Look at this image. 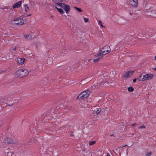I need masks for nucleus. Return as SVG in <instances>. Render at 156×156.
I'll use <instances>...</instances> for the list:
<instances>
[{"mask_svg":"<svg viewBox=\"0 0 156 156\" xmlns=\"http://www.w3.org/2000/svg\"><path fill=\"white\" fill-rule=\"evenodd\" d=\"M153 75L151 73H146L145 75L141 74L138 77V80L139 81H144L151 80L153 78Z\"/></svg>","mask_w":156,"mask_h":156,"instance_id":"obj_1","label":"nucleus"},{"mask_svg":"<svg viewBox=\"0 0 156 156\" xmlns=\"http://www.w3.org/2000/svg\"><path fill=\"white\" fill-rule=\"evenodd\" d=\"M110 51V49L109 46H105L101 49L100 51L95 55V56L98 57L105 55L109 53Z\"/></svg>","mask_w":156,"mask_h":156,"instance_id":"obj_2","label":"nucleus"},{"mask_svg":"<svg viewBox=\"0 0 156 156\" xmlns=\"http://www.w3.org/2000/svg\"><path fill=\"white\" fill-rule=\"evenodd\" d=\"M25 20L24 19L18 17L14 18L11 21V23L18 25H21L24 24Z\"/></svg>","mask_w":156,"mask_h":156,"instance_id":"obj_3","label":"nucleus"},{"mask_svg":"<svg viewBox=\"0 0 156 156\" xmlns=\"http://www.w3.org/2000/svg\"><path fill=\"white\" fill-rule=\"evenodd\" d=\"M28 70L25 69H18L16 73V75L20 77H23L28 74Z\"/></svg>","mask_w":156,"mask_h":156,"instance_id":"obj_4","label":"nucleus"},{"mask_svg":"<svg viewBox=\"0 0 156 156\" xmlns=\"http://www.w3.org/2000/svg\"><path fill=\"white\" fill-rule=\"evenodd\" d=\"M90 94L89 90H87L82 92L77 96V98L80 99H83L89 96Z\"/></svg>","mask_w":156,"mask_h":156,"instance_id":"obj_5","label":"nucleus"},{"mask_svg":"<svg viewBox=\"0 0 156 156\" xmlns=\"http://www.w3.org/2000/svg\"><path fill=\"white\" fill-rule=\"evenodd\" d=\"M63 3H57L55 4V7L57 9L60 13L62 14L64 12L62 8H63Z\"/></svg>","mask_w":156,"mask_h":156,"instance_id":"obj_6","label":"nucleus"},{"mask_svg":"<svg viewBox=\"0 0 156 156\" xmlns=\"http://www.w3.org/2000/svg\"><path fill=\"white\" fill-rule=\"evenodd\" d=\"M3 142L5 144H15L16 143L15 140H12L11 138L9 137L4 138L3 140Z\"/></svg>","mask_w":156,"mask_h":156,"instance_id":"obj_7","label":"nucleus"},{"mask_svg":"<svg viewBox=\"0 0 156 156\" xmlns=\"http://www.w3.org/2000/svg\"><path fill=\"white\" fill-rule=\"evenodd\" d=\"M92 111H93V114L94 115H97L101 111V109L99 108H97L94 107L93 108Z\"/></svg>","mask_w":156,"mask_h":156,"instance_id":"obj_8","label":"nucleus"},{"mask_svg":"<svg viewBox=\"0 0 156 156\" xmlns=\"http://www.w3.org/2000/svg\"><path fill=\"white\" fill-rule=\"evenodd\" d=\"M133 71L130 70L126 72L123 76L124 78H127L131 77L133 74Z\"/></svg>","mask_w":156,"mask_h":156,"instance_id":"obj_9","label":"nucleus"},{"mask_svg":"<svg viewBox=\"0 0 156 156\" xmlns=\"http://www.w3.org/2000/svg\"><path fill=\"white\" fill-rule=\"evenodd\" d=\"M138 1L137 0H129V3L132 6L136 7L138 5Z\"/></svg>","mask_w":156,"mask_h":156,"instance_id":"obj_10","label":"nucleus"},{"mask_svg":"<svg viewBox=\"0 0 156 156\" xmlns=\"http://www.w3.org/2000/svg\"><path fill=\"white\" fill-rule=\"evenodd\" d=\"M63 8L65 11L66 13L67 14L68 12L70 10V7L69 5L63 3Z\"/></svg>","mask_w":156,"mask_h":156,"instance_id":"obj_11","label":"nucleus"},{"mask_svg":"<svg viewBox=\"0 0 156 156\" xmlns=\"http://www.w3.org/2000/svg\"><path fill=\"white\" fill-rule=\"evenodd\" d=\"M22 1H19L15 3L12 6V9H11V10H13V9H14L16 8H20L22 4Z\"/></svg>","mask_w":156,"mask_h":156,"instance_id":"obj_12","label":"nucleus"},{"mask_svg":"<svg viewBox=\"0 0 156 156\" xmlns=\"http://www.w3.org/2000/svg\"><path fill=\"white\" fill-rule=\"evenodd\" d=\"M25 60L24 58H16V61L17 63L22 64L24 63Z\"/></svg>","mask_w":156,"mask_h":156,"instance_id":"obj_13","label":"nucleus"},{"mask_svg":"<svg viewBox=\"0 0 156 156\" xmlns=\"http://www.w3.org/2000/svg\"><path fill=\"white\" fill-rule=\"evenodd\" d=\"M23 7L26 12H27L29 11L30 9L27 4H24Z\"/></svg>","mask_w":156,"mask_h":156,"instance_id":"obj_14","label":"nucleus"},{"mask_svg":"<svg viewBox=\"0 0 156 156\" xmlns=\"http://www.w3.org/2000/svg\"><path fill=\"white\" fill-rule=\"evenodd\" d=\"M24 37L27 39H31L34 38L32 36L30 35L25 34L24 35Z\"/></svg>","mask_w":156,"mask_h":156,"instance_id":"obj_15","label":"nucleus"},{"mask_svg":"<svg viewBox=\"0 0 156 156\" xmlns=\"http://www.w3.org/2000/svg\"><path fill=\"white\" fill-rule=\"evenodd\" d=\"M7 156H16V155L13 152L10 151L7 152Z\"/></svg>","mask_w":156,"mask_h":156,"instance_id":"obj_16","label":"nucleus"},{"mask_svg":"<svg viewBox=\"0 0 156 156\" xmlns=\"http://www.w3.org/2000/svg\"><path fill=\"white\" fill-rule=\"evenodd\" d=\"M102 59V56H101L98 58L96 59H93V61L94 62H97L99 60H101Z\"/></svg>","mask_w":156,"mask_h":156,"instance_id":"obj_17","label":"nucleus"},{"mask_svg":"<svg viewBox=\"0 0 156 156\" xmlns=\"http://www.w3.org/2000/svg\"><path fill=\"white\" fill-rule=\"evenodd\" d=\"M128 90L129 91H132L133 90V88L132 87H129L128 88Z\"/></svg>","mask_w":156,"mask_h":156,"instance_id":"obj_18","label":"nucleus"},{"mask_svg":"<svg viewBox=\"0 0 156 156\" xmlns=\"http://www.w3.org/2000/svg\"><path fill=\"white\" fill-rule=\"evenodd\" d=\"M96 142L95 141H92L89 143V145H92L94 144Z\"/></svg>","mask_w":156,"mask_h":156,"instance_id":"obj_19","label":"nucleus"},{"mask_svg":"<svg viewBox=\"0 0 156 156\" xmlns=\"http://www.w3.org/2000/svg\"><path fill=\"white\" fill-rule=\"evenodd\" d=\"M74 8L75 9H76L79 12H82V10L81 9H80L79 8H78L77 7H74Z\"/></svg>","mask_w":156,"mask_h":156,"instance_id":"obj_20","label":"nucleus"},{"mask_svg":"<svg viewBox=\"0 0 156 156\" xmlns=\"http://www.w3.org/2000/svg\"><path fill=\"white\" fill-rule=\"evenodd\" d=\"M145 126H140L139 127V129H145Z\"/></svg>","mask_w":156,"mask_h":156,"instance_id":"obj_21","label":"nucleus"},{"mask_svg":"<svg viewBox=\"0 0 156 156\" xmlns=\"http://www.w3.org/2000/svg\"><path fill=\"white\" fill-rule=\"evenodd\" d=\"M83 20H84V22L86 23L88 21V19L87 18H83Z\"/></svg>","mask_w":156,"mask_h":156,"instance_id":"obj_22","label":"nucleus"},{"mask_svg":"<svg viewBox=\"0 0 156 156\" xmlns=\"http://www.w3.org/2000/svg\"><path fill=\"white\" fill-rule=\"evenodd\" d=\"M151 152H149L146 154V156H151Z\"/></svg>","mask_w":156,"mask_h":156,"instance_id":"obj_23","label":"nucleus"},{"mask_svg":"<svg viewBox=\"0 0 156 156\" xmlns=\"http://www.w3.org/2000/svg\"><path fill=\"white\" fill-rule=\"evenodd\" d=\"M98 24L100 25H101L102 24V22H101V21L99 20L98 21Z\"/></svg>","mask_w":156,"mask_h":156,"instance_id":"obj_24","label":"nucleus"},{"mask_svg":"<svg viewBox=\"0 0 156 156\" xmlns=\"http://www.w3.org/2000/svg\"><path fill=\"white\" fill-rule=\"evenodd\" d=\"M107 83V82H105L104 83H103V86H107L108 85L106 84V83Z\"/></svg>","mask_w":156,"mask_h":156,"instance_id":"obj_25","label":"nucleus"},{"mask_svg":"<svg viewBox=\"0 0 156 156\" xmlns=\"http://www.w3.org/2000/svg\"><path fill=\"white\" fill-rule=\"evenodd\" d=\"M53 1L55 2H59V0H52Z\"/></svg>","mask_w":156,"mask_h":156,"instance_id":"obj_26","label":"nucleus"},{"mask_svg":"<svg viewBox=\"0 0 156 156\" xmlns=\"http://www.w3.org/2000/svg\"><path fill=\"white\" fill-rule=\"evenodd\" d=\"M136 78H135L133 80V83L136 82Z\"/></svg>","mask_w":156,"mask_h":156,"instance_id":"obj_27","label":"nucleus"},{"mask_svg":"<svg viewBox=\"0 0 156 156\" xmlns=\"http://www.w3.org/2000/svg\"><path fill=\"white\" fill-rule=\"evenodd\" d=\"M100 27L101 28H102L103 27H105L104 26H103V25H102V24L101 25H100Z\"/></svg>","mask_w":156,"mask_h":156,"instance_id":"obj_28","label":"nucleus"},{"mask_svg":"<svg viewBox=\"0 0 156 156\" xmlns=\"http://www.w3.org/2000/svg\"><path fill=\"white\" fill-rule=\"evenodd\" d=\"M66 0H59V2H63L66 1Z\"/></svg>","mask_w":156,"mask_h":156,"instance_id":"obj_29","label":"nucleus"},{"mask_svg":"<svg viewBox=\"0 0 156 156\" xmlns=\"http://www.w3.org/2000/svg\"><path fill=\"white\" fill-rule=\"evenodd\" d=\"M16 47H15L13 49V50L14 51H16Z\"/></svg>","mask_w":156,"mask_h":156,"instance_id":"obj_30","label":"nucleus"},{"mask_svg":"<svg viewBox=\"0 0 156 156\" xmlns=\"http://www.w3.org/2000/svg\"><path fill=\"white\" fill-rule=\"evenodd\" d=\"M51 59H52L51 58H48L47 60H48V61L49 60H51Z\"/></svg>","mask_w":156,"mask_h":156,"instance_id":"obj_31","label":"nucleus"},{"mask_svg":"<svg viewBox=\"0 0 156 156\" xmlns=\"http://www.w3.org/2000/svg\"><path fill=\"white\" fill-rule=\"evenodd\" d=\"M106 156H111L108 153L107 154V155Z\"/></svg>","mask_w":156,"mask_h":156,"instance_id":"obj_32","label":"nucleus"},{"mask_svg":"<svg viewBox=\"0 0 156 156\" xmlns=\"http://www.w3.org/2000/svg\"><path fill=\"white\" fill-rule=\"evenodd\" d=\"M135 125V124H132V126H134V125Z\"/></svg>","mask_w":156,"mask_h":156,"instance_id":"obj_33","label":"nucleus"},{"mask_svg":"<svg viewBox=\"0 0 156 156\" xmlns=\"http://www.w3.org/2000/svg\"><path fill=\"white\" fill-rule=\"evenodd\" d=\"M70 135L71 136H73V132L71 133L70 134Z\"/></svg>","mask_w":156,"mask_h":156,"instance_id":"obj_34","label":"nucleus"},{"mask_svg":"<svg viewBox=\"0 0 156 156\" xmlns=\"http://www.w3.org/2000/svg\"><path fill=\"white\" fill-rule=\"evenodd\" d=\"M153 69H154V70H155V71H156V68H153Z\"/></svg>","mask_w":156,"mask_h":156,"instance_id":"obj_35","label":"nucleus"},{"mask_svg":"<svg viewBox=\"0 0 156 156\" xmlns=\"http://www.w3.org/2000/svg\"><path fill=\"white\" fill-rule=\"evenodd\" d=\"M129 13L130 15H132V13H131V12H129Z\"/></svg>","mask_w":156,"mask_h":156,"instance_id":"obj_36","label":"nucleus"},{"mask_svg":"<svg viewBox=\"0 0 156 156\" xmlns=\"http://www.w3.org/2000/svg\"><path fill=\"white\" fill-rule=\"evenodd\" d=\"M154 58L155 60H156V55L155 56Z\"/></svg>","mask_w":156,"mask_h":156,"instance_id":"obj_37","label":"nucleus"},{"mask_svg":"<svg viewBox=\"0 0 156 156\" xmlns=\"http://www.w3.org/2000/svg\"><path fill=\"white\" fill-rule=\"evenodd\" d=\"M31 15V14H29L28 15H27V16H30Z\"/></svg>","mask_w":156,"mask_h":156,"instance_id":"obj_38","label":"nucleus"},{"mask_svg":"<svg viewBox=\"0 0 156 156\" xmlns=\"http://www.w3.org/2000/svg\"><path fill=\"white\" fill-rule=\"evenodd\" d=\"M4 9H7V8H6V7H5V8H4Z\"/></svg>","mask_w":156,"mask_h":156,"instance_id":"obj_39","label":"nucleus"},{"mask_svg":"<svg viewBox=\"0 0 156 156\" xmlns=\"http://www.w3.org/2000/svg\"><path fill=\"white\" fill-rule=\"evenodd\" d=\"M50 63H52V62H50Z\"/></svg>","mask_w":156,"mask_h":156,"instance_id":"obj_40","label":"nucleus"}]
</instances>
